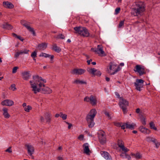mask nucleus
I'll return each mask as SVG.
<instances>
[{
	"label": "nucleus",
	"mask_w": 160,
	"mask_h": 160,
	"mask_svg": "<svg viewBox=\"0 0 160 160\" xmlns=\"http://www.w3.org/2000/svg\"><path fill=\"white\" fill-rule=\"evenodd\" d=\"M32 80L29 81L32 91L34 94L41 92L42 86L44 87V83L46 82V80L43 79L38 75L32 76Z\"/></svg>",
	"instance_id": "nucleus-1"
},
{
	"label": "nucleus",
	"mask_w": 160,
	"mask_h": 160,
	"mask_svg": "<svg viewBox=\"0 0 160 160\" xmlns=\"http://www.w3.org/2000/svg\"><path fill=\"white\" fill-rule=\"evenodd\" d=\"M145 10V6L144 3L142 2H137L135 7L132 9L131 14L134 16L141 15Z\"/></svg>",
	"instance_id": "nucleus-2"
},
{
	"label": "nucleus",
	"mask_w": 160,
	"mask_h": 160,
	"mask_svg": "<svg viewBox=\"0 0 160 160\" xmlns=\"http://www.w3.org/2000/svg\"><path fill=\"white\" fill-rule=\"evenodd\" d=\"M97 113V111L95 109L91 110L89 113L87 115L86 120L89 128L93 127L94 125V119Z\"/></svg>",
	"instance_id": "nucleus-3"
},
{
	"label": "nucleus",
	"mask_w": 160,
	"mask_h": 160,
	"mask_svg": "<svg viewBox=\"0 0 160 160\" xmlns=\"http://www.w3.org/2000/svg\"><path fill=\"white\" fill-rule=\"evenodd\" d=\"M75 33H78L84 37H88L90 36V33L88 30L84 27H75L74 28Z\"/></svg>",
	"instance_id": "nucleus-4"
},
{
	"label": "nucleus",
	"mask_w": 160,
	"mask_h": 160,
	"mask_svg": "<svg viewBox=\"0 0 160 160\" xmlns=\"http://www.w3.org/2000/svg\"><path fill=\"white\" fill-rule=\"evenodd\" d=\"M119 104L123 113L126 114L128 112L127 107L129 105L128 102L123 98H121L119 100Z\"/></svg>",
	"instance_id": "nucleus-5"
},
{
	"label": "nucleus",
	"mask_w": 160,
	"mask_h": 160,
	"mask_svg": "<svg viewBox=\"0 0 160 160\" xmlns=\"http://www.w3.org/2000/svg\"><path fill=\"white\" fill-rule=\"evenodd\" d=\"M91 50L94 52L97 53L99 55H102V56H106L103 50V47L102 45H98L97 46V48H92Z\"/></svg>",
	"instance_id": "nucleus-6"
},
{
	"label": "nucleus",
	"mask_w": 160,
	"mask_h": 160,
	"mask_svg": "<svg viewBox=\"0 0 160 160\" xmlns=\"http://www.w3.org/2000/svg\"><path fill=\"white\" fill-rule=\"evenodd\" d=\"M134 71L135 72H138L140 76H142L146 73V71L145 68L140 65H136L135 67Z\"/></svg>",
	"instance_id": "nucleus-7"
},
{
	"label": "nucleus",
	"mask_w": 160,
	"mask_h": 160,
	"mask_svg": "<svg viewBox=\"0 0 160 160\" xmlns=\"http://www.w3.org/2000/svg\"><path fill=\"white\" fill-rule=\"evenodd\" d=\"M88 72L94 76H100L102 74L101 72L95 68H87Z\"/></svg>",
	"instance_id": "nucleus-8"
},
{
	"label": "nucleus",
	"mask_w": 160,
	"mask_h": 160,
	"mask_svg": "<svg viewBox=\"0 0 160 160\" xmlns=\"http://www.w3.org/2000/svg\"><path fill=\"white\" fill-rule=\"evenodd\" d=\"M21 23L23 26L25 27L28 31L31 32L33 36H35L36 35L33 28L30 27L27 22L24 20H22L21 21Z\"/></svg>",
	"instance_id": "nucleus-9"
},
{
	"label": "nucleus",
	"mask_w": 160,
	"mask_h": 160,
	"mask_svg": "<svg viewBox=\"0 0 160 160\" xmlns=\"http://www.w3.org/2000/svg\"><path fill=\"white\" fill-rule=\"evenodd\" d=\"M98 137L100 143L103 144L106 142V135L104 132L102 131H101L98 133Z\"/></svg>",
	"instance_id": "nucleus-10"
},
{
	"label": "nucleus",
	"mask_w": 160,
	"mask_h": 160,
	"mask_svg": "<svg viewBox=\"0 0 160 160\" xmlns=\"http://www.w3.org/2000/svg\"><path fill=\"white\" fill-rule=\"evenodd\" d=\"M144 81L142 79H136V82H134V84L136 87V89L139 91H141V88L143 86Z\"/></svg>",
	"instance_id": "nucleus-11"
},
{
	"label": "nucleus",
	"mask_w": 160,
	"mask_h": 160,
	"mask_svg": "<svg viewBox=\"0 0 160 160\" xmlns=\"http://www.w3.org/2000/svg\"><path fill=\"white\" fill-rule=\"evenodd\" d=\"M26 146L27 147L28 153L31 157L32 158H33V156L32 155V154L34 152L33 147L30 145H26Z\"/></svg>",
	"instance_id": "nucleus-12"
},
{
	"label": "nucleus",
	"mask_w": 160,
	"mask_h": 160,
	"mask_svg": "<svg viewBox=\"0 0 160 160\" xmlns=\"http://www.w3.org/2000/svg\"><path fill=\"white\" fill-rule=\"evenodd\" d=\"M85 70L82 69H74L71 71V73L73 74L81 75L84 73Z\"/></svg>",
	"instance_id": "nucleus-13"
},
{
	"label": "nucleus",
	"mask_w": 160,
	"mask_h": 160,
	"mask_svg": "<svg viewBox=\"0 0 160 160\" xmlns=\"http://www.w3.org/2000/svg\"><path fill=\"white\" fill-rule=\"evenodd\" d=\"M118 147L122 149V151L125 152H127L129 151V149L125 147L124 145V143L122 140H119L118 141Z\"/></svg>",
	"instance_id": "nucleus-14"
},
{
	"label": "nucleus",
	"mask_w": 160,
	"mask_h": 160,
	"mask_svg": "<svg viewBox=\"0 0 160 160\" xmlns=\"http://www.w3.org/2000/svg\"><path fill=\"white\" fill-rule=\"evenodd\" d=\"M1 104L3 106H11L14 104V102L11 100L6 99L2 101Z\"/></svg>",
	"instance_id": "nucleus-15"
},
{
	"label": "nucleus",
	"mask_w": 160,
	"mask_h": 160,
	"mask_svg": "<svg viewBox=\"0 0 160 160\" xmlns=\"http://www.w3.org/2000/svg\"><path fill=\"white\" fill-rule=\"evenodd\" d=\"M100 153L102 157L108 160H112V158L110 155L107 152L105 151H101Z\"/></svg>",
	"instance_id": "nucleus-16"
},
{
	"label": "nucleus",
	"mask_w": 160,
	"mask_h": 160,
	"mask_svg": "<svg viewBox=\"0 0 160 160\" xmlns=\"http://www.w3.org/2000/svg\"><path fill=\"white\" fill-rule=\"evenodd\" d=\"M21 74L23 79L25 80H28L31 76L30 71L24 72L22 73Z\"/></svg>",
	"instance_id": "nucleus-17"
},
{
	"label": "nucleus",
	"mask_w": 160,
	"mask_h": 160,
	"mask_svg": "<svg viewBox=\"0 0 160 160\" xmlns=\"http://www.w3.org/2000/svg\"><path fill=\"white\" fill-rule=\"evenodd\" d=\"M139 129L142 132L145 134H149L151 132V131L149 129L145 128L142 126H140Z\"/></svg>",
	"instance_id": "nucleus-18"
},
{
	"label": "nucleus",
	"mask_w": 160,
	"mask_h": 160,
	"mask_svg": "<svg viewBox=\"0 0 160 160\" xmlns=\"http://www.w3.org/2000/svg\"><path fill=\"white\" fill-rule=\"evenodd\" d=\"M2 5L3 6L6 8L12 9L14 7L13 4L11 2L8 1L3 2Z\"/></svg>",
	"instance_id": "nucleus-19"
},
{
	"label": "nucleus",
	"mask_w": 160,
	"mask_h": 160,
	"mask_svg": "<svg viewBox=\"0 0 160 160\" xmlns=\"http://www.w3.org/2000/svg\"><path fill=\"white\" fill-rule=\"evenodd\" d=\"M83 148L84 152L87 155L90 154V150L89 148V145L88 143H86L83 144L82 146Z\"/></svg>",
	"instance_id": "nucleus-20"
},
{
	"label": "nucleus",
	"mask_w": 160,
	"mask_h": 160,
	"mask_svg": "<svg viewBox=\"0 0 160 160\" xmlns=\"http://www.w3.org/2000/svg\"><path fill=\"white\" fill-rule=\"evenodd\" d=\"M44 93L49 94L52 92V90L48 87L42 86V88L41 92Z\"/></svg>",
	"instance_id": "nucleus-21"
},
{
	"label": "nucleus",
	"mask_w": 160,
	"mask_h": 160,
	"mask_svg": "<svg viewBox=\"0 0 160 160\" xmlns=\"http://www.w3.org/2000/svg\"><path fill=\"white\" fill-rule=\"evenodd\" d=\"M90 103L92 105H95L97 104V100L95 96L91 95L90 96Z\"/></svg>",
	"instance_id": "nucleus-22"
},
{
	"label": "nucleus",
	"mask_w": 160,
	"mask_h": 160,
	"mask_svg": "<svg viewBox=\"0 0 160 160\" xmlns=\"http://www.w3.org/2000/svg\"><path fill=\"white\" fill-rule=\"evenodd\" d=\"M44 116L46 120V122L49 123H50L51 121V114L50 113L47 112L44 114Z\"/></svg>",
	"instance_id": "nucleus-23"
},
{
	"label": "nucleus",
	"mask_w": 160,
	"mask_h": 160,
	"mask_svg": "<svg viewBox=\"0 0 160 160\" xmlns=\"http://www.w3.org/2000/svg\"><path fill=\"white\" fill-rule=\"evenodd\" d=\"M125 125V128H126L130 129H134V127L135 124L132 123L131 124H129V122H127L126 123H124Z\"/></svg>",
	"instance_id": "nucleus-24"
},
{
	"label": "nucleus",
	"mask_w": 160,
	"mask_h": 160,
	"mask_svg": "<svg viewBox=\"0 0 160 160\" xmlns=\"http://www.w3.org/2000/svg\"><path fill=\"white\" fill-rule=\"evenodd\" d=\"M47 46V44L46 43H42L38 44V47L39 50H44L46 48Z\"/></svg>",
	"instance_id": "nucleus-25"
},
{
	"label": "nucleus",
	"mask_w": 160,
	"mask_h": 160,
	"mask_svg": "<svg viewBox=\"0 0 160 160\" xmlns=\"http://www.w3.org/2000/svg\"><path fill=\"white\" fill-rule=\"evenodd\" d=\"M2 111H3V115L4 116V117L7 118H9L10 117V115L8 113V109L6 108H4L2 109Z\"/></svg>",
	"instance_id": "nucleus-26"
},
{
	"label": "nucleus",
	"mask_w": 160,
	"mask_h": 160,
	"mask_svg": "<svg viewBox=\"0 0 160 160\" xmlns=\"http://www.w3.org/2000/svg\"><path fill=\"white\" fill-rule=\"evenodd\" d=\"M2 27L3 28H6L8 30L11 29L12 28V26L10 24L6 23L2 25Z\"/></svg>",
	"instance_id": "nucleus-27"
},
{
	"label": "nucleus",
	"mask_w": 160,
	"mask_h": 160,
	"mask_svg": "<svg viewBox=\"0 0 160 160\" xmlns=\"http://www.w3.org/2000/svg\"><path fill=\"white\" fill-rule=\"evenodd\" d=\"M53 49L56 52H59L61 51V49L60 48L57 46L56 44H54L53 46Z\"/></svg>",
	"instance_id": "nucleus-28"
},
{
	"label": "nucleus",
	"mask_w": 160,
	"mask_h": 160,
	"mask_svg": "<svg viewBox=\"0 0 160 160\" xmlns=\"http://www.w3.org/2000/svg\"><path fill=\"white\" fill-rule=\"evenodd\" d=\"M132 156H134V157L136 159H141L142 157V156L139 153H137L136 154L132 153Z\"/></svg>",
	"instance_id": "nucleus-29"
},
{
	"label": "nucleus",
	"mask_w": 160,
	"mask_h": 160,
	"mask_svg": "<svg viewBox=\"0 0 160 160\" xmlns=\"http://www.w3.org/2000/svg\"><path fill=\"white\" fill-rule=\"evenodd\" d=\"M73 83H76L77 84H87V83L85 81H82V80H78V79L76 80L75 81L73 82Z\"/></svg>",
	"instance_id": "nucleus-30"
},
{
	"label": "nucleus",
	"mask_w": 160,
	"mask_h": 160,
	"mask_svg": "<svg viewBox=\"0 0 160 160\" xmlns=\"http://www.w3.org/2000/svg\"><path fill=\"white\" fill-rule=\"evenodd\" d=\"M54 38L59 39H64L65 38V36L62 34H59L57 36H55Z\"/></svg>",
	"instance_id": "nucleus-31"
},
{
	"label": "nucleus",
	"mask_w": 160,
	"mask_h": 160,
	"mask_svg": "<svg viewBox=\"0 0 160 160\" xmlns=\"http://www.w3.org/2000/svg\"><path fill=\"white\" fill-rule=\"evenodd\" d=\"M150 127L152 129H154L155 130H157V128L155 127V124L154 123L152 122H151L149 123Z\"/></svg>",
	"instance_id": "nucleus-32"
},
{
	"label": "nucleus",
	"mask_w": 160,
	"mask_h": 160,
	"mask_svg": "<svg viewBox=\"0 0 160 160\" xmlns=\"http://www.w3.org/2000/svg\"><path fill=\"white\" fill-rule=\"evenodd\" d=\"M60 117L63 120H66L67 118V115L65 114H63L62 112H60Z\"/></svg>",
	"instance_id": "nucleus-33"
},
{
	"label": "nucleus",
	"mask_w": 160,
	"mask_h": 160,
	"mask_svg": "<svg viewBox=\"0 0 160 160\" xmlns=\"http://www.w3.org/2000/svg\"><path fill=\"white\" fill-rule=\"evenodd\" d=\"M29 51V50L23 49L20 51V52L21 54H24L28 53Z\"/></svg>",
	"instance_id": "nucleus-34"
},
{
	"label": "nucleus",
	"mask_w": 160,
	"mask_h": 160,
	"mask_svg": "<svg viewBox=\"0 0 160 160\" xmlns=\"http://www.w3.org/2000/svg\"><path fill=\"white\" fill-rule=\"evenodd\" d=\"M39 56L40 57H43L45 58H48L49 57L50 55L45 53L42 52L40 54Z\"/></svg>",
	"instance_id": "nucleus-35"
},
{
	"label": "nucleus",
	"mask_w": 160,
	"mask_h": 160,
	"mask_svg": "<svg viewBox=\"0 0 160 160\" xmlns=\"http://www.w3.org/2000/svg\"><path fill=\"white\" fill-rule=\"evenodd\" d=\"M116 125L117 126L121 127L122 129H124L125 128V125L124 124V123L122 125V123H117L116 124Z\"/></svg>",
	"instance_id": "nucleus-36"
},
{
	"label": "nucleus",
	"mask_w": 160,
	"mask_h": 160,
	"mask_svg": "<svg viewBox=\"0 0 160 160\" xmlns=\"http://www.w3.org/2000/svg\"><path fill=\"white\" fill-rule=\"evenodd\" d=\"M32 109V107L29 105H28L24 108V110L27 112H29L30 110Z\"/></svg>",
	"instance_id": "nucleus-37"
},
{
	"label": "nucleus",
	"mask_w": 160,
	"mask_h": 160,
	"mask_svg": "<svg viewBox=\"0 0 160 160\" xmlns=\"http://www.w3.org/2000/svg\"><path fill=\"white\" fill-rule=\"evenodd\" d=\"M104 113L109 119H111V114H110L109 112L107 111H105Z\"/></svg>",
	"instance_id": "nucleus-38"
},
{
	"label": "nucleus",
	"mask_w": 160,
	"mask_h": 160,
	"mask_svg": "<svg viewBox=\"0 0 160 160\" xmlns=\"http://www.w3.org/2000/svg\"><path fill=\"white\" fill-rule=\"evenodd\" d=\"M9 89L12 90L13 91H14L16 90V88L15 87V84H12L10 87L9 88Z\"/></svg>",
	"instance_id": "nucleus-39"
},
{
	"label": "nucleus",
	"mask_w": 160,
	"mask_h": 160,
	"mask_svg": "<svg viewBox=\"0 0 160 160\" xmlns=\"http://www.w3.org/2000/svg\"><path fill=\"white\" fill-rule=\"evenodd\" d=\"M113 65H112V63H110L109 65V69L108 70V73H110L111 72V70H113L112 67H113Z\"/></svg>",
	"instance_id": "nucleus-40"
},
{
	"label": "nucleus",
	"mask_w": 160,
	"mask_h": 160,
	"mask_svg": "<svg viewBox=\"0 0 160 160\" xmlns=\"http://www.w3.org/2000/svg\"><path fill=\"white\" fill-rule=\"evenodd\" d=\"M37 52L36 51H34L31 54V56L32 58H35L37 57Z\"/></svg>",
	"instance_id": "nucleus-41"
},
{
	"label": "nucleus",
	"mask_w": 160,
	"mask_h": 160,
	"mask_svg": "<svg viewBox=\"0 0 160 160\" xmlns=\"http://www.w3.org/2000/svg\"><path fill=\"white\" fill-rule=\"evenodd\" d=\"M121 69V68H120V66H118V68L117 69L115 70L114 72L111 73V75H113L114 74H115L118 71H119Z\"/></svg>",
	"instance_id": "nucleus-42"
},
{
	"label": "nucleus",
	"mask_w": 160,
	"mask_h": 160,
	"mask_svg": "<svg viewBox=\"0 0 160 160\" xmlns=\"http://www.w3.org/2000/svg\"><path fill=\"white\" fill-rule=\"evenodd\" d=\"M141 119L142 124L145 125L146 124L145 119L144 117H142L141 118Z\"/></svg>",
	"instance_id": "nucleus-43"
},
{
	"label": "nucleus",
	"mask_w": 160,
	"mask_h": 160,
	"mask_svg": "<svg viewBox=\"0 0 160 160\" xmlns=\"http://www.w3.org/2000/svg\"><path fill=\"white\" fill-rule=\"evenodd\" d=\"M153 138L148 136L146 138V140L148 142H151Z\"/></svg>",
	"instance_id": "nucleus-44"
},
{
	"label": "nucleus",
	"mask_w": 160,
	"mask_h": 160,
	"mask_svg": "<svg viewBox=\"0 0 160 160\" xmlns=\"http://www.w3.org/2000/svg\"><path fill=\"white\" fill-rule=\"evenodd\" d=\"M124 23V20L120 21L118 25V27L119 28H121L123 25Z\"/></svg>",
	"instance_id": "nucleus-45"
},
{
	"label": "nucleus",
	"mask_w": 160,
	"mask_h": 160,
	"mask_svg": "<svg viewBox=\"0 0 160 160\" xmlns=\"http://www.w3.org/2000/svg\"><path fill=\"white\" fill-rule=\"evenodd\" d=\"M125 158H127L128 160H131V157L129 155L126 153H125Z\"/></svg>",
	"instance_id": "nucleus-46"
},
{
	"label": "nucleus",
	"mask_w": 160,
	"mask_h": 160,
	"mask_svg": "<svg viewBox=\"0 0 160 160\" xmlns=\"http://www.w3.org/2000/svg\"><path fill=\"white\" fill-rule=\"evenodd\" d=\"M20 52H16L14 55V57L16 58H17L19 57V55H20Z\"/></svg>",
	"instance_id": "nucleus-47"
},
{
	"label": "nucleus",
	"mask_w": 160,
	"mask_h": 160,
	"mask_svg": "<svg viewBox=\"0 0 160 160\" xmlns=\"http://www.w3.org/2000/svg\"><path fill=\"white\" fill-rule=\"evenodd\" d=\"M18 67H14L12 69V72L13 73H15L16 72L17 70L18 69Z\"/></svg>",
	"instance_id": "nucleus-48"
},
{
	"label": "nucleus",
	"mask_w": 160,
	"mask_h": 160,
	"mask_svg": "<svg viewBox=\"0 0 160 160\" xmlns=\"http://www.w3.org/2000/svg\"><path fill=\"white\" fill-rule=\"evenodd\" d=\"M120 10V8H118L116 9L115 10V13L116 14H118Z\"/></svg>",
	"instance_id": "nucleus-49"
},
{
	"label": "nucleus",
	"mask_w": 160,
	"mask_h": 160,
	"mask_svg": "<svg viewBox=\"0 0 160 160\" xmlns=\"http://www.w3.org/2000/svg\"><path fill=\"white\" fill-rule=\"evenodd\" d=\"M84 138V136L82 134H81L79 136L78 138V139L80 140H83Z\"/></svg>",
	"instance_id": "nucleus-50"
},
{
	"label": "nucleus",
	"mask_w": 160,
	"mask_h": 160,
	"mask_svg": "<svg viewBox=\"0 0 160 160\" xmlns=\"http://www.w3.org/2000/svg\"><path fill=\"white\" fill-rule=\"evenodd\" d=\"M84 101L87 102H90V97H86L84 100Z\"/></svg>",
	"instance_id": "nucleus-51"
},
{
	"label": "nucleus",
	"mask_w": 160,
	"mask_h": 160,
	"mask_svg": "<svg viewBox=\"0 0 160 160\" xmlns=\"http://www.w3.org/2000/svg\"><path fill=\"white\" fill-rule=\"evenodd\" d=\"M5 152H8L9 153H11L12 152V150H11V147H9L6 150Z\"/></svg>",
	"instance_id": "nucleus-52"
},
{
	"label": "nucleus",
	"mask_w": 160,
	"mask_h": 160,
	"mask_svg": "<svg viewBox=\"0 0 160 160\" xmlns=\"http://www.w3.org/2000/svg\"><path fill=\"white\" fill-rule=\"evenodd\" d=\"M155 145L156 148H159V145H160V144L158 142L155 143Z\"/></svg>",
	"instance_id": "nucleus-53"
},
{
	"label": "nucleus",
	"mask_w": 160,
	"mask_h": 160,
	"mask_svg": "<svg viewBox=\"0 0 160 160\" xmlns=\"http://www.w3.org/2000/svg\"><path fill=\"white\" fill-rule=\"evenodd\" d=\"M17 38L18 39L22 41H23L24 40V39L22 38H21V36H18Z\"/></svg>",
	"instance_id": "nucleus-54"
},
{
	"label": "nucleus",
	"mask_w": 160,
	"mask_h": 160,
	"mask_svg": "<svg viewBox=\"0 0 160 160\" xmlns=\"http://www.w3.org/2000/svg\"><path fill=\"white\" fill-rule=\"evenodd\" d=\"M57 159L58 160H64L63 158L61 156L58 157L57 158Z\"/></svg>",
	"instance_id": "nucleus-55"
},
{
	"label": "nucleus",
	"mask_w": 160,
	"mask_h": 160,
	"mask_svg": "<svg viewBox=\"0 0 160 160\" xmlns=\"http://www.w3.org/2000/svg\"><path fill=\"white\" fill-rule=\"evenodd\" d=\"M66 123L68 124V129H70L71 127L72 126V124L70 123H69L68 122H67Z\"/></svg>",
	"instance_id": "nucleus-56"
},
{
	"label": "nucleus",
	"mask_w": 160,
	"mask_h": 160,
	"mask_svg": "<svg viewBox=\"0 0 160 160\" xmlns=\"http://www.w3.org/2000/svg\"><path fill=\"white\" fill-rule=\"evenodd\" d=\"M115 93L117 97L118 98H119L120 99V98H121L120 97V95L118 92H115Z\"/></svg>",
	"instance_id": "nucleus-57"
},
{
	"label": "nucleus",
	"mask_w": 160,
	"mask_h": 160,
	"mask_svg": "<svg viewBox=\"0 0 160 160\" xmlns=\"http://www.w3.org/2000/svg\"><path fill=\"white\" fill-rule=\"evenodd\" d=\"M156 141L157 140L155 138H153L152 139V141L151 142H153L154 143V144H155V143L157 142H156Z\"/></svg>",
	"instance_id": "nucleus-58"
},
{
	"label": "nucleus",
	"mask_w": 160,
	"mask_h": 160,
	"mask_svg": "<svg viewBox=\"0 0 160 160\" xmlns=\"http://www.w3.org/2000/svg\"><path fill=\"white\" fill-rule=\"evenodd\" d=\"M140 109L139 108H137L136 109V112L137 113H139L140 112Z\"/></svg>",
	"instance_id": "nucleus-59"
},
{
	"label": "nucleus",
	"mask_w": 160,
	"mask_h": 160,
	"mask_svg": "<svg viewBox=\"0 0 160 160\" xmlns=\"http://www.w3.org/2000/svg\"><path fill=\"white\" fill-rule=\"evenodd\" d=\"M40 121L41 122H43L44 121V118L42 117L41 116L40 117Z\"/></svg>",
	"instance_id": "nucleus-60"
},
{
	"label": "nucleus",
	"mask_w": 160,
	"mask_h": 160,
	"mask_svg": "<svg viewBox=\"0 0 160 160\" xmlns=\"http://www.w3.org/2000/svg\"><path fill=\"white\" fill-rule=\"evenodd\" d=\"M12 35H13V36L14 37H15L16 38H17V37H18V35H17L15 33H12Z\"/></svg>",
	"instance_id": "nucleus-61"
},
{
	"label": "nucleus",
	"mask_w": 160,
	"mask_h": 160,
	"mask_svg": "<svg viewBox=\"0 0 160 160\" xmlns=\"http://www.w3.org/2000/svg\"><path fill=\"white\" fill-rule=\"evenodd\" d=\"M92 61V59H90V60H88L87 61L88 64L89 65L90 64V62Z\"/></svg>",
	"instance_id": "nucleus-62"
},
{
	"label": "nucleus",
	"mask_w": 160,
	"mask_h": 160,
	"mask_svg": "<svg viewBox=\"0 0 160 160\" xmlns=\"http://www.w3.org/2000/svg\"><path fill=\"white\" fill-rule=\"evenodd\" d=\"M125 154V153H122V154L120 155V156L122 157V158H125V156H124L123 154Z\"/></svg>",
	"instance_id": "nucleus-63"
},
{
	"label": "nucleus",
	"mask_w": 160,
	"mask_h": 160,
	"mask_svg": "<svg viewBox=\"0 0 160 160\" xmlns=\"http://www.w3.org/2000/svg\"><path fill=\"white\" fill-rule=\"evenodd\" d=\"M105 79L106 80L107 82H108L110 80V78L107 77H106Z\"/></svg>",
	"instance_id": "nucleus-64"
}]
</instances>
